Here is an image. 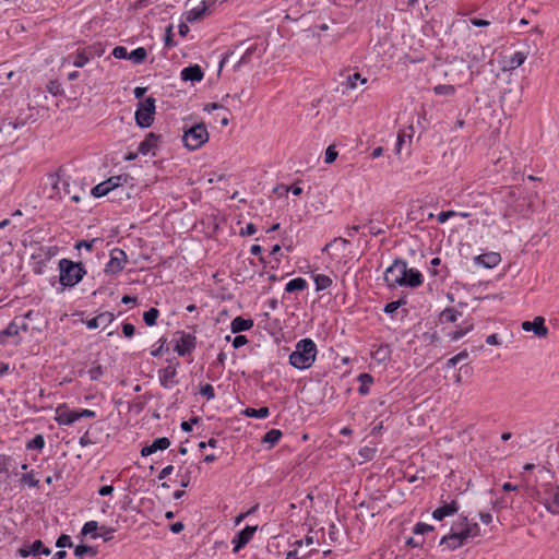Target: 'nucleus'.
<instances>
[{
  "mask_svg": "<svg viewBox=\"0 0 559 559\" xmlns=\"http://www.w3.org/2000/svg\"><path fill=\"white\" fill-rule=\"evenodd\" d=\"M258 51V45H252L246 49L239 61L234 66V70L237 71L241 66L247 64L251 61V58Z\"/></svg>",
  "mask_w": 559,
  "mask_h": 559,
  "instance_id": "obj_37",
  "label": "nucleus"
},
{
  "mask_svg": "<svg viewBox=\"0 0 559 559\" xmlns=\"http://www.w3.org/2000/svg\"><path fill=\"white\" fill-rule=\"evenodd\" d=\"M436 95L452 96L455 94V87L451 84H439L433 87Z\"/></svg>",
  "mask_w": 559,
  "mask_h": 559,
  "instance_id": "obj_52",
  "label": "nucleus"
},
{
  "mask_svg": "<svg viewBox=\"0 0 559 559\" xmlns=\"http://www.w3.org/2000/svg\"><path fill=\"white\" fill-rule=\"evenodd\" d=\"M474 328L473 323H468L464 321L461 325L456 328L455 331L449 332L447 336L450 341L455 342L465 336L469 331Z\"/></svg>",
  "mask_w": 559,
  "mask_h": 559,
  "instance_id": "obj_27",
  "label": "nucleus"
},
{
  "mask_svg": "<svg viewBox=\"0 0 559 559\" xmlns=\"http://www.w3.org/2000/svg\"><path fill=\"white\" fill-rule=\"evenodd\" d=\"M433 531H435V527L432 525H429V524H426L423 522L416 523L415 526L413 527V533L415 535H425V534L433 532Z\"/></svg>",
  "mask_w": 559,
  "mask_h": 559,
  "instance_id": "obj_55",
  "label": "nucleus"
},
{
  "mask_svg": "<svg viewBox=\"0 0 559 559\" xmlns=\"http://www.w3.org/2000/svg\"><path fill=\"white\" fill-rule=\"evenodd\" d=\"M155 104L156 99L153 96L145 97L138 103L134 119L140 128H148L153 124Z\"/></svg>",
  "mask_w": 559,
  "mask_h": 559,
  "instance_id": "obj_4",
  "label": "nucleus"
},
{
  "mask_svg": "<svg viewBox=\"0 0 559 559\" xmlns=\"http://www.w3.org/2000/svg\"><path fill=\"white\" fill-rule=\"evenodd\" d=\"M242 415L249 418H266L270 415V409L266 406L260 408L247 407L242 411Z\"/></svg>",
  "mask_w": 559,
  "mask_h": 559,
  "instance_id": "obj_34",
  "label": "nucleus"
},
{
  "mask_svg": "<svg viewBox=\"0 0 559 559\" xmlns=\"http://www.w3.org/2000/svg\"><path fill=\"white\" fill-rule=\"evenodd\" d=\"M96 554V549L88 545L81 544L74 548V556L78 558H84L85 556L94 557Z\"/></svg>",
  "mask_w": 559,
  "mask_h": 559,
  "instance_id": "obj_41",
  "label": "nucleus"
},
{
  "mask_svg": "<svg viewBox=\"0 0 559 559\" xmlns=\"http://www.w3.org/2000/svg\"><path fill=\"white\" fill-rule=\"evenodd\" d=\"M20 328L16 324L15 320L11 321L8 326L0 333V343L4 344L7 342V337L9 336H17Z\"/></svg>",
  "mask_w": 559,
  "mask_h": 559,
  "instance_id": "obj_38",
  "label": "nucleus"
},
{
  "mask_svg": "<svg viewBox=\"0 0 559 559\" xmlns=\"http://www.w3.org/2000/svg\"><path fill=\"white\" fill-rule=\"evenodd\" d=\"M59 281L63 287H74L86 275V269L81 262L61 259L58 263Z\"/></svg>",
  "mask_w": 559,
  "mask_h": 559,
  "instance_id": "obj_2",
  "label": "nucleus"
},
{
  "mask_svg": "<svg viewBox=\"0 0 559 559\" xmlns=\"http://www.w3.org/2000/svg\"><path fill=\"white\" fill-rule=\"evenodd\" d=\"M358 81H360V83L364 84L367 82V79H362L360 73L356 72L347 76L346 85L348 88H355L357 86Z\"/></svg>",
  "mask_w": 559,
  "mask_h": 559,
  "instance_id": "obj_58",
  "label": "nucleus"
},
{
  "mask_svg": "<svg viewBox=\"0 0 559 559\" xmlns=\"http://www.w3.org/2000/svg\"><path fill=\"white\" fill-rule=\"evenodd\" d=\"M461 312L453 307H448L440 312L439 321L441 323H454L457 321Z\"/></svg>",
  "mask_w": 559,
  "mask_h": 559,
  "instance_id": "obj_31",
  "label": "nucleus"
},
{
  "mask_svg": "<svg viewBox=\"0 0 559 559\" xmlns=\"http://www.w3.org/2000/svg\"><path fill=\"white\" fill-rule=\"evenodd\" d=\"M200 394L204 396L207 401H211L215 397V390L211 384L206 383L201 385Z\"/></svg>",
  "mask_w": 559,
  "mask_h": 559,
  "instance_id": "obj_59",
  "label": "nucleus"
},
{
  "mask_svg": "<svg viewBox=\"0 0 559 559\" xmlns=\"http://www.w3.org/2000/svg\"><path fill=\"white\" fill-rule=\"evenodd\" d=\"M74 186H72L68 179H63L62 180V190H63V193L66 195H69L70 199L75 202V203H79L81 201V195L79 192H73L72 191V188Z\"/></svg>",
  "mask_w": 559,
  "mask_h": 559,
  "instance_id": "obj_49",
  "label": "nucleus"
},
{
  "mask_svg": "<svg viewBox=\"0 0 559 559\" xmlns=\"http://www.w3.org/2000/svg\"><path fill=\"white\" fill-rule=\"evenodd\" d=\"M424 283V276L417 269L406 266L405 275L401 276V287L417 288Z\"/></svg>",
  "mask_w": 559,
  "mask_h": 559,
  "instance_id": "obj_14",
  "label": "nucleus"
},
{
  "mask_svg": "<svg viewBox=\"0 0 559 559\" xmlns=\"http://www.w3.org/2000/svg\"><path fill=\"white\" fill-rule=\"evenodd\" d=\"M337 155H338V153H337L335 146L330 145L325 150L324 162L326 164H332L337 158Z\"/></svg>",
  "mask_w": 559,
  "mask_h": 559,
  "instance_id": "obj_63",
  "label": "nucleus"
},
{
  "mask_svg": "<svg viewBox=\"0 0 559 559\" xmlns=\"http://www.w3.org/2000/svg\"><path fill=\"white\" fill-rule=\"evenodd\" d=\"M50 554L51 549L46 547L40 539L34 540L32 544H24L17 549V555L22 558L39 555L49 556Z\"/></svg>",
  "mask_w": 559,
  "mask_h": 559,
  "instance_id": "obj_12",
  "label": "nucleus"
},
{
  "mask_svg": "<svg viewBox=\"0 0 559 559\" xmlns=\"http://www.w3.org/2000/svg\"><path fill=\"white\" fill-rule=\"evenodd\" d=\"M64 178H61L60 174L59 173H56V174H50L48 176V180L51 185V189L53 191L52 194L49 195L50 199H55V198H58V199H61V187L60 185L62 186V180Z\"/></svg>",
  "mask_w": 559,
  "mask_h": 559,
  "instance_id": "obj_29",
  "label": "nucleus"
},
{
  "mask_svg": "<svg viewBox=\"0 0 559 559\" xmlns=\"http://www.w3.org/2000/svg\"><path fill=\"white\" fill-rule=\"evenodd\" d=\"M466 544L467 540L462 530L456 531V522L452 524L450 533L444 535L439 542V546H442L443 550L450 551L455 550Z\"/></svg>",
  "mask_w": 559,
  "mask_h": 559,
  "instance_id": "obj_7",
  "label": "nucleus"
},
{
  "mask_svg": "<svg viewBox=\"0 0 559 559\" xmlns=\"http://www.w3.org/2000/svg\"><path fill=\"white\" fill-rule=\"evenodd\" d=\"M283 432L280 429H270L262 437V443H269L270 447H274L282 438Z\"/></svg>",
  "mask_w": 559,
  "mask_h": 559,
  "instance_id": "obj_36",
  "label": "nucleus"
},
{
  "mask_svg": "<svg viewBox=\"0 0 559 559\" xmlns=\"http://www.w3.org/2000/svg\"><path fill=\"white\" fill-rule=\"evenodd\" d=\"M68 58L72 60L73 66L76 68H83L90 61V58L85 52L84 47L79 48L75 52L69 55Z\"/></svg>",
  "mask_w": 559,
  "mask_h": 559,
  "instance_id": "obj_30",
  "label": "nucleus"
},
{
  "mask_svg": "<svg viewBox=\"0 0 559 559\" xmlns=\"http://www.w3.org/2000/svg\"><path fill=\"white\" fill-rule=\"evenodd\" d=\"M391 353L389 344H381L372 352V356L378 362H386L391 359Z\"/></svg>",
  "mask_w": 559,
  "mask_h": 559,
  "instance_id": "obj_28",
  "label": "nucleus"
},
{
  "mask_svg": "<svg viewBox=\"0 0 559 559\" xmlns=\"http://www.w3.org/2000/svg\"><path fill=\"white\" fill-rule=\"evenodd\" d=\"M179 365L180 362L176 361L175 365H168L158 370L159 384L164 389H171L179 383V380L177 379V368Z\"/></svg>",
  "mask_w": 559,
  "mask_h": 559,
  "instance_id": "obj_11",
  "label": "nucleus"
},
{
  "mask_svg": "<svg viewBox=\"0 0 559 559\" xmlns=\"http://www.w3.org/2000/svg\"><path fill=\"white\" fill-rule=\"evenodd\" d=\"M176 346L175 352L181 357L189 355L197 346V337L185 331H177L175 333Z\"/></svg>",
  "mask_w": 559,
  "mask_h": 559,
  "instance_id": "obj_9",
  "label": "nucleus"
},
{
  "mask_svg": "<svg viewBox=\"0 0 559 559\" xmlns=\"http://www.w3.org/2000/svg\"><path fill=\"white\" fill-rule=\"evenodd\" d=\"M53 255L51 248L39 247L31 255V265L34 274L41 275L45 272L46 265Z\"/></svg>",
  "mask_w": 559,
  "mask_h": 559,
  "instance_id": "obj_8",
  "label": "nucleus"
},
{
  "mask_svg": "<svg viewBox=\"0 0 559 559\" xmlns=\"http://www.w3.org/2000/svg\"><path fill=\"white\" fill-rule=\"evenodd\" d=\"M160 134H156L154 132L147 133L145 139L139 144L138 153H140L141 155H147L155 147H157V144L160 141Z\"/></svg>",
  "mask_w": 559,
  "mask_h": 559,
  "instance_id": "obj_20",
  "label": "nucleus"
},
{
  "mask_svg": "<svg viewBox=\"0 0 559 559\" xmlns=\"http://www.w3.org/2000/svg\"><path fill=\"white\" fill-rule=\"evenodd\" d=\"M45 447V439L43 435H36L34 438L26 442L27 450L41 451Z\"/></svg>",
  "mask_w": 559,
  "mask_h": 559,
  "instance_id": "obj_43",
  "label": "nucleus"
},
{
  "mask_svg": "<svg viewBox=\"0 0 559 559\" xmlns=\"http://www.w3.org/2000/svg\"><path fill=\"white\" fill-rule=\"evenodd\" d=\"M475 264L481 265L486 269H492L497 266L501 262V255L498 252H486L483 254L477 255L475 259Z\"/></svg>",
  "mask_w": 559,
  "mask_h": 559,
  "instance_id": "obj_19",
  "label": "nucleus"
},
{
  "mask_svg": "<svg viewBox=\"0 0 559 559\" xmlns=\"http://www.w3.org/2000/svg\"><path fill=\"white\" fill-rule=\"evenodd\" d=\"M156 344L158 346H153L152 350H151V356L153 357H159L162 356L163 353H166L169 350V347L167 346V338L166 337H160Z\"/></svg>",
  "mask_w": 559,
  "mask_h": 559,
  "instance_id": "obj_46",
  "label": "nucleus"
},
{
  "mask_svg": "<svg viewBox=\"0 0 559 559\" xmlns=\"http://www.w3.org/2000/svg\"><path fill=\"white\" fill-rule=\"evenodd\" d=\"M308 287V283L305 278L302 277H296V278H293L290 280L286 286H285V292L286 293H295V292H302L305 290L306 288Z\"/></svg>",
  "mask_w": 559,
  "mask_h": 559,
  "instance_id": "obj_32",
  "label": "nucleus"
},
{
  "mask_svg": "<svg viewBox=\"0 0 559 559\" xmlns=\"http://www.w3.org/2000/svg\"><path fill=\"white\" fill-rule=\"evenodd\" d=\"M522 329L525 332H533L538 337H545L548 334V329L545 325V319L543 317H535L533 321L522 322Z\"/></svg>",
  "mask_w": 559,
  "mask_h": 559,
  "instance_id": "obj_15",
  "label": "nucleus"
},
{
  "mask_svg": "<svg viewBox=\"0 0 559 559\" xmlns=\"http://www.w3.org/2000/svg\"><path fill=\"white\" fill-rule=\"evenodd\" d=\"M257 526L247 525L241 531L237 532L231 539L233 552L237 554L242 549L253 537Z\"/></svg>",
  "mask_w": 559,
  "mask_h": 559,
  "instance_id": "obj_13",
  "label": "nucleus"
},
{
  "mask_svg": "<svg viewBox=\"0 0 559 559\" xmlns=\"http://www.w3.org/2000/svg\"><path fill=\"white\" fill-rule=\"evenodd\" d=\"M147 58V51L144 47H138L129 52L128 60L132 61L134 64H142Z\"/></svg>",
  "mask_w": 559,
  "mask_h": 559,
  "instance_id": "obj_35",
  "label": "nucleus"
},
{
  "mask_svg": "<svg viewBox=\"0 0 559 559\" xmlns=\"http://www.w3.org/2000/svg\"><path fill=\"white\" fill-rule=\"evenodd\" d=\"M114 320H115L114 313H111L109 311H105V312H100L96 317L87 320L85 322V324H86L87 329L95 330L99 326H103V328L108 326L110 323H112Z\"/></svg>",
  "mask_w": 559,
  "mask_h": 559,
  "instance_id": "obj_18",
  "label": "nucleus"
},
{
  "mask_svg": "<svg viewBox=\"0 0 559 559\" xmlns=\"http://www.w3.org/2000/svg\"><path fill=\"white\" fill-rule=\"evenodd\" d=\"M357 381L360 383L358 388V393L361 396H366L370 393V385L373 383L374 379L370 373L362 372L357 376Z\"/></svg>",
  "mask_w": 559,
  "mask_h": 559,
  "instance_id": "obj_25",
  "label": "nucleus"
},
{
  "mask_svg": "<svg viewBox=\"0 0 559 559\" xmlns=\"http://www.w3.org/2000/svg\"><path fill=\"white\" fill-rule=\"evenodd\" d=\"M409 130L412 131L409 134H406L405 131L399 132L395 147L396 154L401 153L403 145L406 143V139H408L409 144L412 143L413 127H409Z\"/></svg>",
  "mask_w": 559,
  "mask_h": 559,
  "instance_id": "obj_51",
  "label": "nucleus"
},
{
  "mask_svg": "<svg viewBox=\"0 0 559 559\" xmlns=\"http://www.w3.org/2000/svg\"><path fill=\"white\" fill-rule=\"evenodd\" d=\"M20 483L29 488H38L39 486V479L35 477L34 471L23 474Z\"/></svg>",
  "mask_w": 559,
  "mask_h": 559,
  "instance_id": "obj_42",
  "label": "nucleus"
},
{
  "mask_svg": "<svg viewBox=\"0 0 559 559\" xmlns=\"http://www.w3.org/2000/svg\"><path fill=\"white\" fill-rule=\"evenodd\" d=\"M542 503L550 514L559 515V495L557 491L554 492L551 498L544 499Z\"/></svg>",
  "mask_w": 559,
  "mask_h": 559,
  "instance_id": "obj_33",
  "label": "nucleus"
},
{
  "mask_svg": "<svg viewBox=\"0 0 559 559\" xmlns=\"http://www.w3.org/2000/svg\"><path fill=\"white\" fill-rule=\"evenodd\" d=\"M253 326L252 319H246L243 317H236L230 323V331L234 334L245 332L250 330Z\"/></svg>",
  "mask_w": 559,
  "mask_h": 559,
  "instance_id": "obj_23",
  "label": "nucleus"
},
{
  "mask_svg": "<svg viewBox=\"0 0 559 559\" xmlns=\"http://www.w3.org/2000/svg\"><path fill=\"white\" fill-rule=\"evenodd\" d=\"M460 506L456 500L451 502H443L442 506L433 510L432 518L437 521H442L447 516L454 515L457 513Z\"/></svg>",
  "mask_w": 559,
  "mask_h": 559,
  "instance_id": "obj_16",
  "label": "nucleus"
},
{
  "mask_svg": "<svg viewBox=\"0 0 559 559\" xmlns=\"http://www.w3.org/2000/svg\"><path fill=\"white\" fill-rule=\"evenodd\" d=\"M84 49L90 59L102 57L105 52V47L102 43H94L84 47Z\"/></svg>",
  "mask_w": 559,
  "mask_h": 559,
  "instance_id": "obj_39",
  "label": "nucleus"
},
{
  "mask_svg": "<svg viewBox=\"0 0 559 559\" xmlns=\"http://www.w3.org/2000/svg\"><path fill=\"white\" fill-rule=\"evenodd\" d=\"M407 262L404 259H395L384 272V281L389 287H401V276L405 275Z\"/></svg>",
  "mask_w": 559,
  "mask_h": 559,
  "instance_id": "obj_6",
  "label": "nucleus"
},
{
  "mask_svg": "<svg viewBox=\"0 0 559 559\" xmlns=\"http://www.w3.org/2000/svg\"><path fill=\"white\" fill-rule=\"evenodd\" d=\"M131 179L129 174H121L118 176H111L105 180L108 185L109 189L112 191H117L119 188L123 187V185L128 183Z\"/></svg>",
  "mask_w": 559,
  "mask_h": 559,
  "instance_id": "obj_26",
  "label": "nucleus"
},
{
  "mask_svg": "<svg viewBox=\"0 0 559 559\" xmlns=\"http://www.w3.org/2000/svg\"><path fill=\"white\" fill-rule=\"evenodd\" d=\"M152 447L155 452L157 451H164L169 448L170 440L166 437L156 438L152 443Z\"/></svg>",
  "mask_w": 559,
  "mask_h": 559,
  "instance_id": "obj_54",
  "label": "nucleus"
},
{
  "mask_svg": "<svg viewBox=\"0 0 559 559\" xmlns=\"http://www.w3.org/2000/svg\"><path fill=\"white\" fill-rule=\"evenodd\" d=\"M313 281L316 284V290H324L332 285L331 277L324 274H316L313 276Z\"/></svg>",
  "mask_w": 559,
  "mask_h": 559,
  "instance_id": "obj_40",
  "label": "nucleus"
},
{
  "mask_svg": "<svg viewBox=\"0 0 559 559\" xmlns=\"http://www.w3.org/2000/svg\"><path fill=\"white\" fill-rule=\"evenodd\" d=\"M224 369L217 368L216 366L210 364L209 369L206 371V378L211 381L218 380L223 374Z\"/></svg>",
  "mask_w": 559,
  "mask_h": 559,
  "instance_id": "obj_56",
  "label": "nucleus"
},
{
  "mask_svg": "<svg viewBox=\"0 0 559 559\" xmlns=\"http://www.w3.org/2000/svg\"><path fill=\"white\" fill-rule=\"evenodd\" d=\"M180 78L185 82H201L204 78V72L199 64H191L181 70Z\"/></svg>",
  "mask_w": 559,
  "mask_h": 559,
  "instance_id": "obj_17",
  "label": "nucleus"
},
{
  "mask_svg": "<svg viewBox=\"0 0 559 559\" xmlns=\"http://www.w3.org/2000/svg\"><path fill=\"white\" fill-rule=\"evenodd\" d=\"M318 348L311 338H302L295 345V349L289 355V364L299 370L310 368L317 357Z\"/></svg>",
  "mask_w": 559,
  "mask_h": 559,
  "instance_id": "obj_1",
  "label": "nucleus"
},
{
  "mask_svg": "<svg viewBox=\"0 0 559 559\" xmlns=\"http://www.w3.org/2000/svg\"><path fill=\"white\" fill-rule=\"evenodd\" d=\"M96 412L87 408L71 409L66 403L56 408L55 420L59 426H70L81 418H95Z\"/></svg>",
  "mask_w": 559,
  "mask_h": 559,
  "instance_id": "obj_3",
  "label": "nucleus"
},
{
  "mask_svg": "<svg viewBox=\"0 0 559 559\" xmlns=\"http://www.w3.org/2000/svg\"><path fill=\"white\" fill-rule=\"evenodd\" d=\"M97 441L93 438L92 432L87 429L83 436L79 439V444L81 447H87L91 444H95Z\"/></svg>",
  "mask_w": 559,
  "mask_h": 559,
  "instance_id": "obj_60",
  "label": "nucleus"
},
{
  "mask_svg": "<svg viewBox=\"0 0 559 559\" xmlns=\"http://www.w3.org/2000/svg\"><path fill=\"white\" fill-rule=\"evenodd\" d=\"M127 262L128 257L124 250L120 248H114L110 251V259L105 265V273L108 275H116L124 269Z\"/></svg>",
  "mask_w": 559,
  "mask_h": 559,
  "instance_id": "obj_10",
  "label": "nucleus"
},
{
  "mask_svg": "<svg viewBox=\"0 0 559 559\" xmlns=\"http://www.w3.org/2000/svg\"><path fill=\"white\" fill-rule=\"evenodd\" d=\"M406 299L405 298H400L395 301H391V302H388L384 308H383V311L386 313V314H393L400 307L406 305Z\"/></svg>",
  "mask_w": 559,
  "mask_h": 559,
  "instance_id": "obj_53",
  "label": "nucleus"
},
{
  "mask_svg": "<svg viewBox=\"0 0 559 559\" xmlns=\"http://www.w3.org/2000/svg\"><path fill=\"white\" fill-rule=\"evenodd\" d=\"M73 546V543H72V539H71V536L67 535V534H61L57 540H56V547L58 548H66V547H69L71 548Z\"/></svg>",
  "mask_w": 559,
  "mask_h": 559,
  "instance_id": "obj_57",
  "label": "nucleus"
},
{
  "mask_svg": "<svg viewBox=\"0 0 559 559\" xmlns=\"http://www.w3.org/2000/svg\"><path fill=\"white\" fill-rule=\"evenodd\" d=\"M99 533H95L92 535V538L95 539L97 537H103L105 542H109L114 538V533L116 530L114 527H109L106 525H100L98 528Z\"/></svg>",
  "mask_w": 559,
  "mask_h": 559,
  "instance_id": "obj_44",
  "label": "nucleus"
},
{
  "mask_svg": "<svg viewBox=\"0 0 559 559\" xmlns=\"http://www.w3.org/2000/svg\"><path fill=\"white\" fill-rule=\"evenodd\" d=\"M526 60V53L522 52V51H515L511 57H510V60H509V68L510 69H515L520 66H522Z\"/></svg>",
  "mask_w": 559,
  "mask_h": 559,
  "instance_id": "obj_50",
  "label": "nucleus"
},
{
  "mask_svg": "<svg viewBox=\"0 0 559 559\" xmlns=\"http://www.w3.org/2000/svg\"><path fill=\"white\" fill-rule=\"evenodd\" d=\"M467 357H468V353L466 350H462L459 354H456L455 356H453L452 358H450L447 361V366L449 368L450 367H455L460 361L466 359Z\"/></svg>",
  "mask_w": 559,
  "mask_h": 559,
  "instance_id": "obj_62",
  "label": "nucleus"
},
{
  "mask_svg": "<svg viewBox=\"0 0 559 559\" xmlns=\"http://www.w3.org/2000/svg\"><path fill=\"white\" fill-rule=\"evenodd\" d=\"M159 317V310L157 308H150L143 313V321L146 325L153 326L156 324Z\"/></svg>",
  "mask_w": 559,
  "mask_h": 559,
  "instance_id": "obj_45",
  "label": "nucleus"
},
{
  "mask_svg": "<svg viewBox=\"0 0 559 559\" xmlns=\"http://www.w3.org/2000/svg\"><path fill=\"white\" fill-rule=\"evenodd\" d=\"M98 528H99V525L96 521H88L83 525V527L81 530V534L83 536H85L91 533H95L96 531H98Z\"/></svg>",
  "mask_w": 559,
  "mask_h": 559,
  "instance_id": "obj_61",
  "label": "nucleus"
},
{
  "mask_svg": "<svg viewBox=\"0 0 559 559\" xmlns=\"http://www.w3.org/2000/svg\"><path fill=\"white\" fill-rule=\"evenodd\" d=\"M111 190L109 189L108 185L104 181L99 182L98 185L94 186L91 189V194L94 198H102L107 195Z\"/></svg>",
  "mask_w": 559,
  "mask_h": 559,
  "instance_id": "obj_48",
  "label": "nucleus"
},
{
  "mask_svg": "<svg viewBox=\"0 0 559 559\" xmlns=\"http://www.w3.org/2000/svg\"><path fill=\"white\" fill-rule=\"evenodd\" d=\"M206 15H209L207 9L200 2L197 7L186 12V20L189 23H194L197 21L203 20Z\"/></svg>",
  "mask_w": 559,
  "mask_h": 559,
  "instance_id": "obj_24",
  "label": "nucleus"
},
{
  "mask_svg": "<svg viewBox=\"0 0 559 559\" xmlns=\"http://www.w3.org/2000/svg\"><path fill=\"white\" fill-rule=\"evenodd\" d=\"M31 111L32 109L29 107H27L25 110H21L17 116H12V122L8 121L2 124V127L9 126L12 127V129H20L24 127L29 120H35Z\"/></svg>",
  "mask_w": 559,
  "mask_h": 559,
  "instance_id": "obj_22",
  "label": "nucleus"
},
{
  "mask_svg": "<svg viewBox=\"0 0 559 559\" xmlns=\"http://www.w3.org/2000/svg\"><path fill=\"white\" fill-rule=\"evenodd\" d=\"M456 525L463 526L461 530L465 535L466 540L469 538L477 537L480 535V526L476 522H468L467 516H462L460 521L456 522Z\"/></svg>",
  "mask_w": 559,
  "mask_h": 559,
  "instance_id": "obj_21",
  "label": "nucleus"
},
{
  "mask_svg": "<svg viewBox=\"0 0 559 559\" xmlns=\"http://www.w3.org/2000/svg\"><path fill=\"white\" fill-rule=\"evenodd\" d=\"M14 460L12 456L7 454H0V476L5 474L9 476L10 467L13 466Z\"/></svg>",
  "mask_w": 559,
  "mask_h": 559,
  "instance_id": "obj_47",
  "label": "nucleus"
},
{
  "mask_svg": "<svg viewBox=\"0 0 559 559\" xmlns=\"http://www.w3.org/2000/svg\"><path fill=\"white\" fill-rule=\"evenodd\" d=\"M182 141L185 146L194 151L209 141V132L204 123H197L183 132Z\"/></svg>",
  "mask_w": 559,
  "mask_h": 559,
  "instance_id": "obj_5",
  "label": "nucleus"
},
{
  "mask_svg": "<svg viewBox=\"0 0 559 559\" xmlns=\"http://www.w3.org/2000/svg\"><path fill=\"white\" fill-rule=\"evenodd\" d=\"M104 374V368L100 365H96L88 370V376L92 381H97Z\"/></svg>",
  "mask_w": 559,
  "mask_h": 559,
  "instance_id": "obj_64",
  "label": "nucleus"
}]
</instances>
